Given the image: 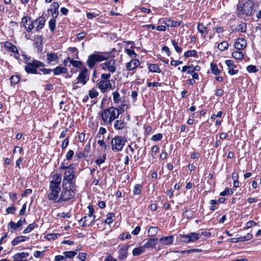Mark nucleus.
<instances>
[{
    "instance_id": "nucleus-1",
    "label": "nucleus",
    "mask_w": 261,
    "mask_h": 261,
    "mask_svg": "<svg viewBox=\"0 0 261 261\" xmlns=\"http://www.w3.org/2000/svg\"><path fill=\"white\" fill-rule=\"evenodd\" d=\"M122 114L121 110L113 107L105 109L99 112V115L101 116L105 124L111 125L113 121Z\"/></svg>"
},
{
    "instance_id": "nucleus-2",
    "label": "nucleus",
    "mask_w": 261,
    "mask_h": 261,
    "mask_svg": "<svg viewBox=\"0 0 261 261\" xmlns=\"http://www.w3.org/2000/svg\"><path fill=\"white\" fill-rule=\"evenodd\" d=\"M254 5V3L252 0H247L243 4H238L237 6L238 16L241 18L252 16Z\"/></svg>"
},
{
    "instance_id": "nucleus-3",
    "label": "nucleus",
    "mask_w": 261,
    "mask_h": 261,
    "mask_svg": "<svg viewBox=\"0 0 261 261\" xmlns=\"http://www.w3.org/2000/svg\"><path fill=\"white\" fill-rule=\"evenodd\" d=\"M109 56L108 53L95 52L88 56L87 65L90 69H92L97 63L107 60Z\"/></svg>"
},
{
    "instance_id": "nucleus-4",
    "label": "nucleus",
    "mask_w": 261,
    "mask_h": 261,
    "mask_svg": "<svg viewBox=\"0 0 261 261\" xmlns=\"http://www.w3.org/2000/svg\"><path fill=\"white\" fill-rule=\"evenodd\" d=\"M28 22V19L27 17H23L22 18L21 24H22L27 32H31L35 28H36V31L38 32L43 28L45 20L43 17H39L33 21H31V24H29V27H27Z\"/></svg>"
},
{
    "instance_id": "nucleus-5",
    "label": "nucleus",
    "mask_w": 261,
    "mask_h": 261,
    "mask_svg": "<svg viewBox=\"0 0 261 261\" xmlns=\"http://www.w3.org/2000/svg\"><path fill=\"white\" fill-rule=\"evenodd\" d=\"M62 185L63 190L60 196V201H66L73 198L75 195L76 187L75 184H64Z\"/></svg>"
},
{
    "instance_id": "nucleus-6",
    "label": "nucleus",
    "mask_w": 261,
    "mask_h": 261,
    "mask_svg": "<svg viewBox=\"0 0 261 261\" xmlns=\"http://www.w3.org/2000/svg\"><path fill=\"white\" fill-rule=\"evenodd\" d=\"M72 165L68 166L65 165L64 163H62L60 168L66 170L64 173V176L63 179L62 185L64 184H75L73 181L74 178V171L71 167Z\"/></svg>"
},
{
    "instance_id": "nucleus-7",
    "label": "nucleus",
    "mask_w": 261,
    "mask_h": 261,
    "mask_svg": "<svg viewBox=\"0 0 261 261\" xmlns=\"http://www.w3.org/2000/svg\"><path fill=\"white\" fill-rule=\"evenodd\" d=\"M126 139L122 136H117L111 140L112 150L118 152L122 150Z\"/></svg>"
},
{
    "instance_id": "nucleus-8",
    "label": "nucleus",
    "mask_w": 261,
    "mask_h": 261,
    "mask_svg": "<svg viewBox=\"0 0 261 261\" xmlns=\"http://www.w3.org/2000/svg\"><path fill=\"white\" fill-rule=\"evenodd\" d=\"M44 66V64L43 62L37 60H33L31 62H27L24 69L28 73L37 74V69Z\"/></svg>"
},
{
    "instance_id": "nucleus-9",
    "label": "nucleus",
    "mask_w": 261,
    "mask_h": 261,
    "mask_svg": "<svg viewBox=\"0 0 261 261\" xmlns=\"http://www.w3.org/2000/svg\"><path fill=\"white\" fill-rule=\"evenodd\" d=\"M201 234L196 232H191L188 234H179L177 237V241L178 243H188L195 242L200 238Z\"/></svg>"
},
{
    "instance_id": "nucleus-10",
    "label": "nucleus",
    "mask_w": 261,
    "mask_h": 261,
    "mask_svg": "<svg viewBox=\"0 0 261 261\" xmlns=\"http://www.w3.org/2000/svg\"><path fill=\"white\" fill-rule=\"evenodd\" d=\"M61 192L60 187L49 186V192L47 194V198L49 200L53 201L55 203L60 201L59 193Z\"/></svg>"
},
{
    "instance_id": "nucleus-11",
    "label": "nucleus",
    "mask_w": 261,
    "mask_h": 261,
    "mask_svg": "<svg viewBox=\"0 0 261 261\" xmlns=\"http://www.w3.org/2000/svg\"><path fill=\"white\" fill-rule=\"evenodd\" d=\"M106 61L100 64V67L102 69L105 71H108L110 73H113L116 70V61L115 60L111 59L106 60Z\"/></svg>"
},
{
    "instance_id": "nucleus-12",
    "label": "nucleus",
    "mask_w": 261,
    "mask_h": 261,
    "mask_svg": "<svg viewBox=\"0 0 261 261\" xmlns=\"http://www.w3.org/2000/svg\"><path fill=\"white\" fill-rule=\"evenodd\" d=\"M76 79L78 81L77 83H81L83 85H85L89 80V72L88 69L86 67H84L80 71Z\"/></svg>"
},
{
    "instance_id": "nucleus-13",
    "label": "nucleus",
    "mask_w": 261,
    "mask_h": 261,
    "mask_svg": "<svg viewBox=\"0 0 261 261\" xmlns=\"http://www.w3.org/2000/svg\"><path fill=\"white\" fill-rule=\"evenodd\" d=\"M62 180V175L61 174H56L53 175L50 178L49 186L55 187H60Z\"/></svg>"
},
{
    "instance_id": "nucleus-14",
    "label": "nucleus",
    "mask_w": 261,
    "mask_h": 261,
    "mask_svg": "<svg viewBox=\"0 0 261 261\" xmlns=\"http://www.w3.org/2000/svg\"><path fill=\"white\" fill-rule=\"evenodd\" d=\"M97 86L102 93L106 92L108 89L112 88V85L110 81L100 80L97 83Z\"/></svg>"
},
{
    "instance_id": "nucleus-15",
    "label": "nucleus",
    "mask_w": 261,
    "mask_h": 261,
    "mask_svg": "<svg viewBox=\"0 0 261 261\" xmlns=\"http://www.w3.org/2000/svg\"><path fill=\"white\" fill-rule=\"evenodd\" d=\"M129 246L124 245L119 246V250L118 251V259L123 260L126 258L127 256V251Z\"/></svg>"
},
{
    "instance_id": "nucleus-16",
    "label": "nucleus",
    "mask_w": 261,
    "mask_h": 261,
    "mask_svg": "<svg viewBox=\"0 0 261 261\" xmlns=\"http://www.w3.org/2000/svg\"><path fill=\"white\" fill-rule=\"evenodd\" d=\"M95 216H93L92 219L90 218V217L85 216L81 219L80 223L81 224L82 226H87L92 225L95 221Z\"/></svg>"
},
{
    "instance_id": "nucleus-17",
    "label": "nucleus",
    "mask_w": 261,
    "mask_h": 261,
    "mask_svg": "<svg viewBox=\"0 0 261 261\" xmlns=\"http://www.w3.org/2000/svg\"><path fill=\"white\" fill-rule=\"evenodd\" d=\"M140 64V61L138 59H133L126 64V68L129 71L134 70L137 69Z\"/></svg>"
},
{
    "instance_id": "nucleus-18",
    "label": "nucleus",
    "mask_w": 261,
    "mask_h": 261,
    "mask_svg": "<svg viewBox=\"0 0 261 261\" xmlns=\"http://www.w3.org/2000/svg\"><path fill=\"white\" fill-rule=\"evenodd\" d=\"M174 237V235L167 237H163L159 239V242L162 245V246L170 245L173 243Z\"/></svg>"
},
{
    "instance_id": "nucleus-19",
    "label": "nucleus",
    "mask_w": 261,
    "mask_h": 261,
    "mask_svg": "<svg viewBox=\"0 0 261 261\" xmlns=\"http://www.w3.org/2000/svg\"><path fill=\"white\" fill-rule=\"evenodd\" d=\"M23 224H27L25 219H20L17 223L11 221L8 224V227H10L11 229L16 230L21 227Z\"/></svg>"
},
{
    "instance_id": "nucleus-20",
    "label": "nucleus",
    "mask_w": 261,
    "mask_h": 261,
    "mask_svg": "<svg viewBox=\"0 0 261 261\" xmlns=\"http://www.w3.org/2000/svg\"><path fill=\"white\" fill-rule=\"evenodd\" d=\"M234 46L238 50H241L245 48L247 46V42L245 39L239 38L236 41Z\"/></svg>"
},
{
    "instance_id": "nucleus-21",
    "label": "nucleus",
    "mask_w": 261,
    "mask_h": 261,
    "mask_svg": "<svg viewBox=\"0 0 261 261\" xmlns=\"http://www.w3.org/2000/svg\"><path fill=\"white\" fill-rule=\"evenodd\" d=\"M29 240V238L24 236H19L14 239L11 242V245L12 246L17 245L21 242H23L26 241H28Z\"/></svg>"
},
{
    "instance_id": "nucleus-22",
    "label": "nucleus",
    "mask_w": 261,
    "mask_h": 261,
    "mask_svg": "<svg viewBox=\"0 0 261 261\" xmlns=\"http://www.w3.org/2000/svg\"><path fill=\"white\" fill-rule=\"evenodd\" d=\"M158 239L156 238H150L143 245L145 248H154L158 244Z\"/></svg>"
},
{
    "instance_id": "nucleus-23",
    "label": "nucleus",
    "mask_w": 261,
    "mask_h": 261,
    "mask_svg": "<svg viewBox=\"0 0 261 261\" xmlns=\"http://www.w3.org/2000/svg\"><path fill=\"white\" fill-rule=\"evenodd\" d=\"M47 63L49 64L54 61H58L59 57L57 54L55 53H49L46 54Z\"/></svg>"
},
{
    "instance_id": "nucleus-24",
    "label": "nucleus",
    "mask_w": 261,
    "mask_h": 261,
    "mask_svg": "<svg viewBox=\"0 0 261 261\" xmlns=\"http://www.w3.org/2000/svg\"><path fill=\"white\" fill-rule=\"evenodd\" d=\"M54 74L57 75L60 74L66 73L67 72V69L64 67L57 66L53 69Z\"/></svg>"
},
{
    "instance_id": "nucleus-25",
    "label": "nucleus",
    "mask_w": 261,
    "mask_h": 261,
    "mask_svg": "<svg viewBox=\"0 0 261 261\" xmlns=\"http://www.w3.org/2000/svg\"><path fill=\"white\" fill-rule=\"evenodd\" d=\"M126 123L123 120H117L115 122L114 126L116 129H122L125 126Z\"/></svg>"
},
{
    "instance_id": "nucleus-26",
    "label": "nucleus",
    "mask_w": 261,
    "mask_h": 261,
    "mask_svg": "<svg viewBox=\"0 0 261 261\" xmlns=\"http://www.w3.org/2000/svg\"><path fill=\"white\" fill-rule=\"evenodd\" d=\"M145 251V248L144 246L135 248L132 251L134 256H138L144 253Z\"/></svg>"
},
{
    "instance_id": "nucleus-27",
    "label": "nucleus",
    "mask_w": 261,
    "mask_h": 261,
    "mask_svg": "<svg viewBox=\"0 0 261 261\" xmlns=\"http://www.w3.org/2000/svg\"><path fill=\"white\" fill-rule=\"evenodd\" d=\"M4 46L6 48H7L8 50L11 51L12 53L16 52L17 49L15 45L8 41L5 42Z\"/></svg>"
},
{
    "instance_id": "nucleus-28",
    "label": "nucleus",
    "mask_w": 261,
    "mask_h": 261,
    "mask_svg": "<svg viewBox=\"0 0 261 261\" xmlns=\"http://www.w3.org/2000/svg\"><path fill=\"white\" fill-rule=\"evenodd\" d=\"M148 69L150 72L160 73L161 72L158 64H151L148 66Z\"/></svg>"
},
{
    "instance_id": "nucleus-29",
    "label": "nucleus",
    "mask_w": 261,
    "mask_h": 261,
    "mask_svg": "<svg viewBox=\"0 0 261 261\" xmlns=\"http://www.w3.org/2000/svg\"><path fill=\"white\" fill-rule=\"evenodd\" d=\"M197 29L198 32L202 34H207L208 33V29L206 27L204 26V25L202 23H198Z\"/></svg>"
},
{
    "instance_id": "nucleus-30",
    "label": "nucleus",
    "mask_w": 261,
    "mask_h": 261,
    "mask_svg": "<svg viewBox=\"0 0 261 261\" xmlns=\"http://www.w3.org/2000/svg\"><path fill=\"white\" fill-rule=\"evenodd\" d=\"M159 228L157 227L151 226L148 230V233L149 236H155L159 231Z\"/></svg>"
},
{
    "instance_id": "nucleus-31",
    "label": "nucleus",
    "mask_w": 261,
    "mask_h": 261,
    "mask_svg": "<svg viewBox=\"0 0 261 261\" xmlns=\"http://www.w3.org/2000/svg\"><path fill=\"white\" fill-rule=\"evenodd\" d=\"M229 44L227 41H222L218 45V48L221 51H225L228 49Z\"/></svg>"
},
{
    "instance_id": "nucleus-32",
    "label": "nucleus",
    "mask_w": 261,
    "mask_h": 261,
    "mask_svg": "<svg viewBox=\"0 0 261 261\" xmlns=\"http://www.w3.org/2000/svg\"><path fill=\"white\" fill-rule=\"evenodd\" d=\"M232 56L236 59L241 60L244 58V55L241 51H235L232 53Z\"/></svg>"
},
{
    "instance_id": "nucleus-33",
    "label": "nucleus",
    "mask_w": 261,
    "mask_h": 261,
    "mask_svg": "<svg viewBox=\"0 0 261 261\" xmlns=\"http://www.w3.org/2000/svg\"><path fill=\"white\" fill-rule=\"evenodd\" d=\"M197 55V52L195 50H189L186 51L184 54V57L189 58L191 57H195Z\"/></svg>"
},
{
    "instance_id": "nucleus-34",
    "label": "nucleus",
    "mask_w": 261,
    "mask_h": 261,
    "mask_svg": "<svg viewBox=\"0 0 261 261\" xmlns=\"http://www.w3.org/2000/svg\"><path fill=\"white\" fill-rule=\"evenodd\" d=\"M68 59L69 60L70 64H72L74 67L76 68L82 67L83 63L81 61L70 59V58H68Z\"/></svg>"
},
{
    "instance_id": "nucleus-35",
    "label": "nucleus",
    "mask_w": 261,
    "mask_h": 261,
    "mask_svg": "<svg viewBox=\"0 0 261 261\" xmlns=\"http://www.w3.org/2000/svg\"><path fill=\"white\" fill-rule=\"evenodd\" d=\"M211 69L212 72L216 75H218L220 73V70L217 67V66L215 64L211 63Z\"/></svg>"
},
{
    "instance_id": "nucleus-36",
    "label": "nucleus",
    "mask_w": 261,
    "mask_h": 261,
    "mask_svg": "<svg viewBox=\"0 0 261 261\" xmlns=\"http://www.w3.org/2000/svg\"><path fill=\"white\" fill-rule=\"evenodd\" d=\"M63 254L65 257H66V259L67 258H71L77 254V250L75 251H65Z\"/></svg>"
},
{
    "instance_id": "nucleus-37",
    "label": "nucleus",
    "mask_w": 261,
    "mask_h": 261,
    "mask_svg": "<svg viewBox=\"0 0 261 261\" xmlns=\"http://www.w3.org/2000/svg\"><path fill=\"white\" fill-rule=\"evenodd\" d=\"M115 215L113 213H109L107 215V219L105 221V223L110 224L113 222V218L114 217Z\"/></svg>"
},
{
    "instance_id": "nucleus-38",
    "label": "nucleus",
    "mask_w": 261,
    "mask_h": 261,
    "mask_svg": "<svg viewBox=\"0 0 261 261\" xmlns=\"http://www.w3.org/2000/svg\"><path fill=\"white\" fill-rule=\"evenodd\" d=\"M49 28L51 32H54L56 29V20L55 18H51L49 21Z\"/></svg>"
},
{
    "instance_id": "nucleus-39",
    "label": "nucleus",
    "mask_w": 261,
    "mask_h": 261,
    "mask_svg": "<svg viewBox=\"0 0 261 261\" xmlns=\"http://www.w3.org/2000/svg\"><path fill=\"white\" fill-rule=\"evenodd\" d=\"M142 186L139 184H137L135 186L133 194L135 195H138L141 194Z\"/></svg>"
},
{
    "instance_id": "nucleus-40",
    "label": "nucleus",
    "mask_w": 261,
    "mask_h": 261,
    "mask_svg": "<svg viewBox=\"0 0 261 261\" xmlns=\"http://www.w3.org/2000/svg\"><path fill=\"white\" fill-rule=\"evenodd\" d=\"M37 227V225L35 223H33L32 224H30L24 230H23V233H29L32 230L34 229V228L35 227Z\"/></svg>"
},
{
    "instance_id": "nucleus-41",
    "label": "nucleus",
    "mask_w": 261,
    "mask_h": 261,
    "mask_svg": "<svg viewBox=\"0 0 261 261\" xmlns=\"http://www.w3.org/2000/svg\"><path fill=\"white\" fill-rule=\"evenodd\" d=\"M114 103H118L121 100L120 95L117 91L113 93Z\"/></svg>"
},
{
    "instance_id": "nucleus-42",
    "label": "nucleus",
    "mask_w": 261,
    "mask_h": 261,
    "mask_svg": "<svg viewBox=\"0 0 261 261\" xmlns=\"http://www.w3.org/2000/svg\"><path fill=\"white\" fill-rule=\"evenodd\" d=\"M125 52L132 58H135L137 56L135 51L132 49L126 48L125 49Z\"/></svg>"
},
{
    "instance_id": "nucleus-43",
    "label": "nucleus",
    "mask_w": 261,
    "mask_h": 261,
    "mask_svg": "<svg viewBox=\"0 0 261 261\" xmlns=\"http://www.w3.org/2000/svg\"><path fill=\"white\" fill-rule=\"evenodd\" d=\"M98 95V92L94 88L89 91V96L91 98H94Z\"/></svg>"
},
{
    "instance_id": "nucleus-44",
    "label": "nucleus",
    "mask_w": 261,
    "mask_h": 261,
    "mask_svg": "<svg viewBox=\"0 0 261 261\" xmlns=\"http://www.w3.org/2000/svg\"><path fill=\"white\" fill-rule=\"evenodd\" d=\"M10 80L11 84L15 85L19 82L20 77L18 75H13L11 76Z\"/></svg>"
},
{
    "instance_id": "nucleus-45",
    "label": "nucleus",
    "mask_w": 261,
    "mask_h": 261,
    "mask_svg": "<svg viewBox=\"0 0 261 261\" xmlns=\"http://www.w3.org/2000/svg\"><path fill=\"white\" fill-rule=\"evenodd\" d=\"M247 70L250 73H255L258 71V69L255 65H250L247 67Z\"/></svg>"
},
{
    "instance_id": "nucleus-46",
    "label": "nucleus",
    "mask_w": 261,
    "mask_h": 261,
    "mask_svg": "<svg viewBox=\"0 0 261 261\" xmlns=\"http://www.w3.org/2000/svg\"><path fill=\"white\" fill-rule=\"evenodd\" d=\"M171 43L172 45L174 46L175 50L178 53H180L182 51V48L178 46L177 43L174 40H171Z\"/></svg>"
},
{
    "instance_id": "nucleus-47",
    "label": "nucleus",
    "mask_w": 261,
    "mask_h": 261,
    "mask_svg": "<svg viewBox=\"0 0 261 261\" xmlns=\"http://www.w3.org/2000/svg\"><path fill=\"white\" fill-rule=\"evenodd\" d=\"M247 27L245 23H242L238 25V31L245 33L246 32Z\"/></svg>"
},
{
    "instance_id": "nucleus-48",
    "label": "nucleus",
    "mask_w": 261,
    "mask_h": 261,
    "mask_svg": "<svg viewBox=\"0 0 261 261\" xmlns=\"http://www.w3.org/2000/svg\"><path fill=\"white\" fill-rule=\"evenodd\" d=\"M163 138V135L161 133L152 136L151 140L154 141H160Z\"/></svg>"
},
{
    "instance_id": "nucleus-49",
    "label": "nucleus",
    "mask_w": 261,
    "mask_h": 261,
    "mask_svg": "<svg viewBox=\"0 0 261 261\" xmlns=\"http://www.w3.org/2000/svg\"><path fill=\"white\" fill-rule=\"evenodd\" d=\"M45 253V251H36L34 253V256L35 257L40 258L44 256Z\"/></svg>"
},
{
    "instance_id": "nucleus-50",
    "label": "nucleus",
    "mask_w": 261,
    "mask_h": 261,
    "mask_svg": "<svg viewBox=\"0 0 261 261\" xmlns=\"http://www.w3.org/2000/svg\"><path fill=\"white\" fill-rule=\"evenodd\" d=\"M111 77L110 73H102L101 75L100 80L101 81H110V78Z\"/></svg>"
},
{
    "instance_id": "nucleus-51",
    "label": "nucleus",
    "mask_w": 261,
    "mask_h": 261,
    "mask_svg": "<svg viewBox=\"0 0 261 261\" xmlns=\"http://www.w3.org/2000/svg\"><path fill=\"white\" fill-rule=\"evenodd\" d=\"M225 63L226 65L228 66V67L229 69L234 68L236 67V66L234 65L233 61L230 60H227L225 61Z\"/></svg>"
},
{
    "instance_id": "nucleus-52",
    "label": "nucleus",
    "mask_w": 261,
    "mask_h": 261,
    "mask_svg": "<svg viewBox=\"0 0 261 261\" xmlns=\"http://www.w3.org/2000/svg\"><path fill=\"white\" fill-rule=\"evenodd\" d=\"M90 151V145L89 143H88L85 147V148H84V150L83 151L84 153L86 155V156L87 157L89 156Z\"/></svg>"
},
{
    "instance_id": "nucleus-53",
    "label": "nucleus",
    "mask_w": 261,
    "mask_h": 261,
    "mask_svg": "<svg viewBox=\"0 0 261 261\" xmlns=\"http://www.w3.org/2000/svg\"><path fill=\"white\" fill-rule=\"evenodd\" d=\"M58 217H60L63 218H69L71 217V215L69 213H65L63 212L61 213H59L57 215Z\"/></svg>"
},
{
    "instance_id": "nucleus-54",
    "label": "nucleus",
    "mask_w": 261,
    "mask_h": 261,
    "mask_svg": "<svg viewBox=\"0 0 261 261\" xmlns=\"http://www.w3.org/2000/svg\"><path fill=\"white\" fill-rule=\"evenodd\" d=\"M88 208L89 209V214L88 215V217H90V218H93L94 213V210L92 206L89 205L88 206Z\"/></svg>"
},
{
    "instance_id": "nucleus-55",
    "label": "nucleus",
    "mask_w": 261,
    "mask_h": 261,
    "mask_svg": "<svg viewBox=\"0 0 261 261\" xmlns=\"http://www.w3.org/2000/svg\"><path fill=\"white\" fill-rule=\"evenodd\" d=\"M105 160H106V156L105 155H103L102 156H101L100 158L97 159L95 161V163L97 165H99L105 162Z\"/></svg>"
},
{
    "instance_id": "nucleus-56",
    "label": "nucleus",
    "mask_w": 261,
    "mask_h": 261,
    "mask_svg": "<svg viewBox=\"0 0 261 261\" xmlns=\"http://www.w3.org/2000/svg\"><path fill=\"white\" fill-rule=\"evenodd\" d=\"M74 155V151L72 150H70L66 153V158L67 160H70Z\"/></svg>"
},
{
    "instance_id": "nucleus-57",
    "label": "nucleus",
    "mask_w": 261,
    "mask_h": 261,
    "mask_svg": "<svg viewBox=\"0 0 261 261\" xmlns=\"http://www.w3.org/2000/svg\"><path fill=\"white\" fill-rule=\"evenodd\" d=\"M147 87H158V86L160 87V86H161L162 84L160 83H158V82H154V83L147 82Z\"/></svg>"
},
{
    "instance_id": "nucleus-58",
    "label": "nucleus",
    "mask_w": 261,
    "mask_h": 261,
    "mask_svg": "<svg viewBox=\"0 0 261 261\" xmlns=\"http://www.w3.org/2000/svg\"><path fill=\"white\" fill-rule=\"evenodd\" d=\"M220 194L221 196H225L228 195H231V193H230L229 189L228 188H226L223 191L220 193Z\"/></svg>"
},
{
    "instance_id": "nucleus-59",
    "label": "nucleus",
    "mask_w": 261,
    "mask_h": 261,
    "mask_svg": "<svg viewBox=\"0 0 261 261\" xmlns=\"http://www.w3.org/2000/svg\"><path fill=\"white\" fill-rule=\"evenodd\" d=\"M141 228L139 226H137L132 231V234L134 236H137L140 231Z\"/></svg>"
},
{
    "instance_id": "nucleus-60",
    "label": "nucleus",
    "mask_w": 261,
    "mask_h": 261,
    "mask_svg": "<svg viewBox=\"0 0 261 261\" xmlns=\"http://www.w3.org/2000/svg\"><path fill=\"white\" fill-rule=\"evenodd\" d=\"M75 156L76 157V158L79 160L82 158H86L87 156H86V155L83 152H82V151H79V152H76V154H75Z\"/></svg>"
},
{
    "instance_id": "nucleus-61",
    "label": "nucleus",
    "mask_w": 261,
    "mask_h": 261,
    "mask_svg": "<svg viewBox=\"0 0 261 261\" xmlns=\"http://www.w3.org/2000/svg\"><path fill=\"white\" fill-rule=\"evenodd\" d=\"M87 254L84 252H80L78 255V258L82 261H84L86 258Z\"/></svg>"
},
{
    "instance_id": "nucleus-62",
    "label": "nucleus",
    "mask_w": 261,
    "mask_h": 261,
    "mask_svg": "<svg viewBox=\"0 0 261 261\" xmlns=\"http://www.w3.org/2000/svg\"><path fill=\"white\" fill-rule=\"evenodd\" d=\"M16 208L15 207H9L6 209V212L8 214H14Z\"/></svg>"
},
{
    "instance_id": "nucleus-63",
    "label": "nucleus",
    "mask_w": 261,
    "mask_h": 261,
    "mask_svg": "<svg viewBox=\"0 0 261 261\" xmlns=\"http://www.w3.org/2000/svg\"><path fill=\"white\" fill-rule=\"evenodd\" d=\"M69 144V140L68 138H65L62 142V149L65 148Z\"/></svg>"
},
{
    "instance_id": "nucleus-64",
    "label": "nucleus",
    "mask_w": 261,
    "mask_h": 261,
    "mask_svg": "<svg viewBox=\"0 0 261 261\" xmlns=\"http://www.w3.org/2000/svg\"><path fill=\"white\" fill-rule=\"evenodd\" d=\"M55 261L66 260V257L63 255H57L55 258Z\"/></svg>"
}]
</instances>
